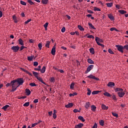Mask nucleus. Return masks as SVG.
Listing matches in <instances>:
<instances>
[{
	"mask_svg": "<svg viewBox=\"0 0 128 128\" xmlns=\"http://www.w3.org/2000/svg\"><path fill=\"white\" fill-rule=\"evenodd\" d=\"M10 84L12 86V90L11 92H14V90H16L17 88H18L17 80H12L10 82Z\"/></svg>",
	"mask_w": 128,
	"mask_h": 128,
	"instance_id": "1",
	"label": "nucleus"
},
{
	"mask_svg": "<svg viewBox=\"0 0 128 128\" xmlns=\"http://www.w3.org/2000/svg\"><path fill=\"white\" fill-rule=\"evenodd\" d=\"M115 90L116 92H118V94L119 97H124V96L126 94L125 92H123L124 90L122 89V88H116Z\"/></svg>",
	"mask_w": 128,
	"mask_h": 128,
	"instance_id": "2",
	"label": "nucleus"
},
{
	"mask_svg": "<svg viewBox=\"0 0 128 128\" xmlns=\"http://www.w3.org/2000/svg\"><path fill=\"white\" fill-rule=\"evenodd\" d=\"M24 83V78H17V84L18 87H20V86H22Z\"/></svg>",
	"mask_w": 128,
	"mask_h": 128,
	"instance_id": "3",
	"label": "nucleus"
},
{
	"mask_svg": "<svg viewBox=\"0 0 128 128\" xmlns=\"http://www.w3.org/2000/svg\"><path fill=\"white\" fill-rule=\"evenodd\" d=\"M116 48H117L118 50L121 52H124V48L122 46H120V44H116Z\"/></svg>",
	"mask_w": 128,
	"mask_h": 128,
	"instance_id": "4",
	"label": "nucleus"
},
{
	"mask_svg": "<svg viewBox=\"0 0 128 128\" xmlns=\"http://www.w3.org/2000/svg\"><path fill=\"white\" fill-rule=\"evenodd\" d=\"M20 48V47L18 46H12V50L14 52H18Z\"/></svg>",
	"mask_w": 128,
	"mask_h": 128,
	"instance_id": "5",
	"label": "nucleus"
},
{
	"mask_svg": "<svg viewBox=\"0 0 128 128\" xmlns=\"http://www.w3.org/2000/svg\"><path fill=\"white\" fill-rule=\"evenodd\" d=\"M87 78H92V80H100V78L98 77H96L95 76H94L93 74H90V76H87Z\"/></svg>",
	"mask_w": 128,
	"mask_h": 128,
	"instance_id": "6",
	"label": "nucleus"
},
{
	"mask_svg": "<svg viewBox=\"0 0 128 128\" xmlns=\"http://www.w3.org/2000/svg\"><path fill=\"white\" fill-rule=\"evenodd\" d=\"M100 38H98V36H96V43L98 45H100V46H103L104 48V44H100Z\"/></svg>",
	"mask_w": 128,
	"mask_h": 128,
	"instance_id": "7",
	"label": "nucleus"
},
{
	"mask_svg": "<svg viewBox=\"0 0 128 128\" xmlns=\"http://www.w3.org/2000/svg\"><path fill=\"white\" fill-rule=\"evenodd\" d=\"M94 66V65H90L88 66L86 70V73H88L89 72H90V70H92V69H93Z\"/></svg>",
	"mask_w": 128,
	"mask_h": 128,
	"instance_id": "8",
	"label": "nucleus"
},
{
	"mask_svg": "<svg viewBox=\"0 0 128 128\" xmlns=\"http://www.w3.org/2000/svg\"><path fill=\"white\" fill-rule=\"evenodd\" d=\"M56 46H54L51 50L52 54V56H55L56 54Z\"/></svg>",
	"mask_w": 128,
	"mask_h": 128,
	"instance_id": "9",
	"label": "nucleus"
},
{
	"mask_svg": "<svg viewBox=\"0 0 128 128\" xmlns=\"http://www.w3.org/2000/svg\"><path fill=\"white\" fill-rule=\"evenodd\" d=\"M108 87H113V86H115V83L114 82H108Z\"/></svg>",
	"mask_w": 128,
	"mask_h": 128,
	"instance_id": "10",
	"label": "nucleus"
},
{
	"mask_svg": "<svg viewBox=\"0 0 128 128\" xmlns=\"http://www.w3.org/2000/svg\"><path fill=\"white\" fill-rule=\"evenodd\" d=\"M26 94H27V96H30V94L31 93V90H29L28 88H26Z\"/></svg>",
	"mask_w": 128,
	"mask_h": 128,
	"instance_id": "11",
	"label": "nucleus"
},
{
	"mask_svg": "<svg viewBox=\"0 0 128 128\" xmlns=\"http://www.w3.org/2000/svg\"><path fill=\"white\" fill-rule=\"evenodd\" d=\"M84 124H78V125L75 126V128H81L82 127H83Z\"/></svg>",
	"mask_w": 128,
	"mask_h": 128,
	"instance_id": "12",
	"label": "nucleus"
},
{
	"mask_svg": "<svg viewBox=\"0 0 128 128\" xmlns=\"http://www.w3.org/2000/svg\"><path fill=\"white\" fill-rule=\"evenodd\" d=\"M108 16L109 18H110V20H115L112 14H108Z\"/></svg>",
	"mask_w": 128,
	"mask_h": 128,
	"instance_id": "13",
	"label": "nucleus"
},
{
	"mask_svg": "<svg viewBox=\"0 0 128 128\" xmlns=\"http://www.w3.org/2000/svg\"><path fill=\"white\" fill-rule=\"evenodd\" d=\"M88 63L90 64H94V60H92V59H91L90 58H88Z\"/></svg>",
	"mask_w": 128,
	"mask_h": 128,
	"instance_id": "14",
	"label": "nucleus"
},
{
	"mask_svg": "<svg viewBox=\"0 0 128 128\" xmlns=\"http://www.w3.org/2000/svg\"><path fill=\"white\" fill-rule=\"evenodd\" d=\"M74 106L72 102H70V104H66V108H70V107H72Z\"/></svg>",
	"mask_w": 128,
	"mask_h": 128,
	"instance_id": "15",
	"label": "nucleus"
},
{
	"mask_svg": "<svg viewBox=\"0 0 128 128\" xmlns=\"http://www.w3.org/2000/svg\"><path fill=\"white\" fill-rule=\"evenodd\" d=\"M102 110H108V107L103 104H102Z\"/></svg>",
	"mask_w": 128,
	"mask_h": 128,
	"instance_id": "16",
	"label": "nucleus"
},
{
	"mask_svg": "<svg viewBox=\"0 0 128 128\" xmlns=\"http://www.w3.org/2000/svg\"><path fill=\"white\" fill-rule=\"evenodd\" d=\"M38 80H40V82H41L42 83H43L44 84H46V82H44V80H43L42 78L41 77H38Z\"/></svg>",
	"mask_w": 128,
	"mask_h": 128,
	"instance_id": "17",
	"label": "nucleus"
},
{
	"mask_svg": "<svg viewBox=\"0 0 128 128\" xmlns=\"http://www.w3.org/2000/svg\"><path fill=\"white\" fill-rule=\"evenodd\" d=\"M51 42L50 40H47L46 44L45 46L46 48H50V44Z\"/></svg>",
	"mask_w": 128,
	"mask_h": 128,
	"instance_id": "18",
	"label": "nucleus"
},
{
	"mask_svg": "<svg viewBox=\"0 0 128 128\" xmlns=\"http://www.w3.org/2000/svg\"><path fill=\"white\" fill-rule=\"evenodd\" d=\"M91 110H92L95 112V110H96V106H95L94 104H92L91 106Z\"/></svg>",
	"mask_w": 128,
	"mask_h": 128,
	"instance_id": "19",
	"label": "nucleus"
},
{
	"mask_svg": "<svg viewBox=\"0 0 128 128\" xmlns=\"http://www.w3.org/2000/svg\"><path fill=\"white\" fill-rule=\"evenodd\" d=\"M90 102H86V104H85V108H86L87 109H88V108L90 107Z\"/></svg>",
	"mask_w": 128,
	"mask_h": 128,
	"instance_id": "20",
	"label": "nucleus"
},
{
	"mask_svg": "<svg viewBox=\"0 0 128 128\" xmlns=\"http://www.w3.org/2000/svg\"><path fill=\"white\" fill-rule=\"evenodd\" d=\"M106 5H107L108 8H112L113 6V2H106Z\"/></svg>",
	"mask_w": 128,
	"mask_h": 128,
	"instance_id": "21",
	"label": "nucleus"
},
{
	"mask_svg": "<svg viewBox=\"0 0 128 128\" xmlns=\"http://www.w3.org/2000/svg\"><path fill=\"white\" fill-rule=\"evenodd\" d=\"M78 120H80L81 121H82V122H84V121H86V120L84 118L83 116H78Z\"/></svg>",
	"mask_w": 128,
	"mask_h": 128,
	"instance_id": "22",
	"label": "nucleus"
},
{
	"mask_svg": "<svg viewBox=\"0 0 128 128\" xmlns=\"http://www.w3.org/2000/svg\"><path fill=\"white\" fill-rule=\"evenodd\" d=\"M118 12H120V14H122V15H124V14H126V12H126V10H118Z\"/></svg>",
	"mask_w": 128,
	"mask_h": 128,
	"instance_id": "23",
	"label": "nucleus"
},
{
	"mask_svg": "<svg viewBox=\"0 0 128 128\" xmlns=\"http://www.w3.org/2000/svg\"><path fill=\"white\" fill-rule=\"evenodd\" d=\"M8 107H10L9 104H6L5 106L2 107V110H6Z\"/></svg>",
	"mask_w": 128,
	"mask_h": 128,
	"instance_id": "24",
	"label": "nucleus"
},
{
	"mask_svg": "<svg viewBox=\"0 0 128 128\" xmlns=\"http://www.w3.org/2000/svg\"><path fill=\"white\" fill-rule=\"evenodd\" d=\"M104 96H106L107 97H111V94H110V93L109 92H104Z\"/></svg>",
	"mask_w": 128,
	"mask_h": 128,
	"instance_id": "25",
	"label": "nucleus"
},
{
	"mask_svg": "<svg viewBox=\"0 0 128 128\" xmlns=\"http://www.w3.org/2000/svg\"><path fill=\"white\" fill-rule=\"evenodd\" d=\"M90 52H91V54H94L95 50L94 48H90Z\"/></svg>",
	"mask_w": 128,
	"mask_h": 128,
	"instance_id": "26",
	"label": "nucleus"
},
{
	"mask_svg": "<svg viewBox=\"0 0 128 128\" xmlns=\"http://www.w3.org/2000/svg\"><path fill=\"white\" fill-rule=\"evenodd\" d=\"M12 18L14 22H18V20L16 15H13Z\"/></svg>",
	"mask_w": 128,
	"mask_h": 128,
	"instance_id": "27",
	"label": "nucleus"
},
{
	"mask_svg": "<svg viewBox=\"0 0 128 128\" xmlns=\"http://www.w3.org/2000/svg\"><path fill=\"white\" fill-rule=\"evenodd\" d=\"M88 24L89 25V26L92 28V29H96V28L92 24H91V22H88Z\"/></svg>",
	"mask_w": 128,
	"mask_h": 128,
	"instance_id": "28",
	"label": "nucleus"
},
{
	"mask_svg": "<svg viewBox=\"0 0 128 128\" xmlns=\"http://www.w3.org/2000/svg\"><path fill=\"white\" fill-rule=\"evenodd\" d=\"M46 67H45V66H44V67H42V69L41 70L40 72L41 73H44L46 72Z\"/></svg>",
	"mask_w": 128,
	"mask_h": 128,
	"instance_id": "29",
	"label": "nucleus"
},
{
	"mask_svg": "<svg viewBox=\"0 0 128 128\" xmlns=\"http://www.w3.org/2000/svg\"><path fill=\"white\" fill-rule=\"evenodd\" d=\"M48 2V0H42V3L44 4V5H46Z\"/></svg>",
	"mask_w": 128,
	"mask_h": 128,
	"instance_id": "30",
	"label": "nucleus"
},
{
	"mask_svg": "<svg viewBox=\"0 0 128 128\" xmlns=\"http://www.w3.org/2000/svg\"><path fill=\"white\" fill-rule=\"evenodd\" d=\"M18 42L20 45H24V44L22 39L21 38L18 39Z\"/></svg>",
	"mask_w": 128,
	"mask_h": 128,
	"instance_id": "31",
	"label": "nucleus"
},
{
	"mask_svg": "<svg viewBox=\"0 0 128 128\" xmlns=\"http://www.w3.org/2000/svg\"><path fill=\"white\" fill-rule=\"evenodd\" d=\"M33 74H34V76H36V78H37V79L38 80V72H33Z\"/></svg>",
	"mask_w": 128,
	"mask_h": 128,
	"instance_id": "32",
	"label": "nucleus"
},
{
	"mask_svg": "<svg viewBox=\"0 0 128 128\" xmlns=\"http://www.w3.org/2000/svg\"><path fill=\"white\" fill-rule=\"evenodd\" d=\"M33 58H34V56H28V60H32Z\"/></svg>",
	"mask_w": 128,
	"mask_h": 128,
	"instance_id": "33",
	"label": "nucleus"
},
{
	"mask_svg": "<svg viewBox=\"0 0 128 128\" xmlns=\"http://www.w3.org/2000/svg\"><path fill=\"white\" fill-rule=\"evenodd\" d=\"M87 90H88L87 94L88 96H90L92 93V90H90V88H88Z\"/></svg>",
	"mask_w": 128,
	"mask_h": 128,
	"instance_id": "34",
	"label": "nucleus"
},
{
	"mask_svg": "<svg viewBox=\"0 0 128 128\" xmlns=\"http://www.w3.org/2000/svg\"><path fill=\"white\" fill-rule=\"evenodd\" d=\"M78 94V93L76 92H74V93H70V97H72L74 96H76Z\"/></svg>",
	"mask_w": 128,
	"mask_h": 128,
	"instance_id": "35",
	"label": "nucleus"
},
{
	"mask_svg": "<svg viewBox=\"0 0 128 128\" xmlns=\"http://www.w3.org/2000/svg\"><path fill=\"white\" fill-rule=\"evenodd\" d=\"M78 28L80 30H82V32L84 30V28H83L82 25H78Z\"/></svg>",
	"mask_w": 128,
	"mask_h": 128,
	"instance_id": "36",
	"label": "nucleus"
},
{
	"mask_svg": "<svg viewBox=\"0 0 128 128\" xmlns=\"http://www.w3.org/2000/svg\"><path fill=\"white\" fill-rule=\"evenodd\" d=\"M110 30L111 32H114V30H115V32H118L116 28H110Z\"/></svg>",
	"mask_w": 128,
	"mask_h": 128,
	"instance_id": "37",
	"label": "nucleus"
},
{
	"mask_svg": "<svg viewBox=\"0 0 128 128\" xmlns=\"http://www.w3.org/2000/svg\"><path fill=\"white\" fill-rule=\"evenodd\" d=\"M74 87V82H72V83H71V84H70V88H71V90H73V88Z\"/></svg>",
	"mask_w": 128,
	"mask_h": 128,
	"instance_id": "38",
	"label": "nucleus"
},
{
	"mask_svg": "<svg viewBox=\"0 0 128 128\" xmlns=\"http://www.w3.org/2000/svg\"><path fill=\"white\" fill-rule=\"evenodd\" d=\"M99 123H100V124L101 126H104V120H100V121Z\"/></svg>",
	"mask_w": 128,
	"mask_h": 128,
	"instance_id": "39",
	"label": "nucleus"
},
{
	"mask_svg": "<svg viewBox=\"0 0 128 128\" xmlns=\"http://www.w3.org/2000/svg\"><path fill=\"white\" fill-rule=\"evenodd\" d=\"M48 22H46V24H44V26L45 28V30H48Z\"/></svg>",
	"mask_w": 128,
	"mask_h": 128,
	"instance_id": "40",
	"label": "nucleus"
},
{
	"mask_svg": "<svg viewBox=\"0 0 128 128\" xmlns=\"http://www.w3.org/2000/svg\"><path fill=\"white\" fill-rule=\"evenodd\" d=\"M100 90H93L92 92V94H98L99 93Z\"/></svg>",
	"mask_w": 128,
	"mask_h": 128,
	"instance_id": "41",
	"label": "nucleus"
},
{
	"mask_svg": "<svg viewBox=\"0 0 128 128\" xmlns=\"http://www.w3.org/2000/svg\"><path fill=\"white\" fill-rule=\"evenodd\" d=\"M28 2L30 4V5H34V4L32 0H28Z\"/></svg>",
	"mask_w": 128,
	"mask_h": 128,
	"instance_id": "42",
	"label": "nucleus"
},
{
	"mask_svg": "<svg viewBox=\"0 0 128 128\" xmlns=\"http://www.w3.org/2000/svg\"><path fill=\"white\" fill-rule=\"evenodd\" d=\"M112 114L115 117H118V114L116 112H112Z\"/></svg>",
	"mask_w": 128,
	"mask_h": 128,
	"instance_id": "43",
	"label": "nucleus"
},
{
	"mask_svg": "<svg viewBox=\"0 0 128 128\" xmlns=\"http://www.w3.org/2000/svg\"><path fill=\"white\" fill-rule=\"evenodd\" d=\"M94 11H100V8H96V6H94Z\"/></svg>",
	"mask_w": 128,
	"mask_h": 128,
	"instance_id": "44",
	"label": "nucleus"
},
{
	"mask_svg": "<svg viewBox=\"0 0 128 128\" xmlns=\"http://www.w3.org/2000/svg\"><path fill=\"white\" fill-rule=\"evenodd\" d=\"M38 46L40 50H42V43H39V44H38Z\"/></svg>",
	"mask_w": 128,
	"mask_h": 128,
	"instance_id": "45",
	"label": "nucleus"
},
{
	"mask_svg": "<svg viewBox=\"0 0 128 128\" xmlns=\"http://www.w3.org/2000/svg\"><path fill=\"white\" fill-rule=\"evenodd\" d=\"M20 4H22V5H26V2L25 1H23L22 0H20Z\"/></svg>",
	"mask_w": 128,
	"mask_h": 128,
	"instance_id": "46",
	"label": "nucleus"
},
{
	"mask_svg": "<svg viewBox=\"0 0 128 128\" xmlns=\"http://www.w3.org/2000/svg\"><path fill=\"white\" fill-rule=\"evenodd\" d=\"M108 52L110 53V54H114V52H113V50H112V49L109 48L108 49Z\"/></svg>",
	"mask_w": 128,
	"mask_h": 128,
	"instance_id": "47",
	"label": "nucleus"
},
{
	"mask_svg": "<svg viewBox=\"0 0 128 128\" xmlns=\"http://www.w3.org/2000/svg\"><path fill=\"white\" fill-rule=\"evenodd\" d=\"M87 38H92V39H94V35H88Z\"/></svg>",
	"mask_w": 128,
	"mask_h": 128,
	"instance_id": "48",
	"label": "nucleus"
},
{
	"mask_svg": "<svg viewBox=\"0 0 128 128\" xmlns=\"http://www.w3.org/2000/svg\"><path fill=\"white\" fill-rule=\"evenodd\" d=\"M24 106L28 107L30 106V102H26L25 104H24Z\"/></svg>",
	"mask_w": 128,
	"mask_h": 128,
	"instance_id": "49",
	"label": "nucleus"
},
{
	"mask_svg": "<svg viewBox=\"0 0 128 128\" xmlns=\"http://www.w3.org/2000/svg\"><path fill=\"white\" fill-rule=\"evenodd\" d=\"M112 98H113V100H118V98H116V94H112Z\"/></svg>",
	"mask_w": 128,
	"mask_h": 128,
	"instance_id": "50",
	"label": "nucleus"
},
{
	"mask_svg": "<svg viewBox=\"0 0 128 128\" xmlns=\"http://www.w3.org/2000/svg\"><path fill=\"white\" fill-rule=\"evenodd\" d=\"M30 86H32V87H35V86H36V84L34 82H32L30 84Z\"/></svg>",
	"mask_w": 128,
	"mask_h": 128,
	"instance_id": "51",
	"label": "nucleus"
},
{
	"mask_svg": "<svg viewBox=\"0 0 128 128\" xmlns=\"http://www.w3.org/2000/svg\"><path fill=\"white\" fill-rule=\"evenodd\" d=\"M52 116H53L54 118H56L57 114H55L54 110V113L52 114Z\"/></svg>",
	"mask_w": 128,
	"mask_h": 128,
	"instance_id": "52",
	"label": "nucleus"
},
{
	"mask_svg": "<svg viewBox=\"0 0 128 128\" xmlns=\"http://www.w3.org/2000/svg\"><path fill=\"white\" fill-rule=\"evenodd\" d=\"M50 82H55L54 77H52L50 79Z\"/></svg>",
	"mask_w": 128,
	"mask_h": 128,
	"instance_id": "53",
	"label": "nucleus"
},
{
	"mask_svg": "<svg viewBox=\"0 0 128 128\" xmlns=\"http://www.w3.org/2000/svg\"><path fill=\"white\" fill-rule=\"evenodd\" d=\"M38 62H34V66H38Z\"/></svg>",
	"mask_w": 128,
	"mask_h": 128,
	"instance_id": "54",
	"label": "nucleus"
},
{
	"mask_svg": "<svg viewBox=\"0 0 128 128\" xmlns=\"http://www.w3.org/2000/svg\"><path fill=\"white\" fill-rule=\"evenodd\" d=\"M74 112H80V110H78L76 108H74Z\"/></svg>",
	"mask_w": 128,
	"mask_h": 128,
	"instance_id": "55",
	"label": "nucleus"
},
{
	"mask_svg": "<svg viewBox=\"0 0 128 128\" xmlns=\"http://www.w3.org/2000/svg\"><path fill=\"white\" fill-rule=\"evenodd\" d=\"M32 19H28V20H26V22H25V24H28V22H31Z\"/></svg>",
	"mask_w": 128,
	"mask_h": 128,
	"instance_id": "56",
	"label": "nucleus"
},
{
	"mask_svg": "<svg viewBox=\"0 0 128 128\" xmlns=\"http://www.w3.org/2000/svg\"><path fill=\"white\" fill-rule=\"evenodd\" d=\"M92 128H98V124L95 123L92 126Z\"/></svg>",
	"mask_w": 128,
	"mask_h": 128,
	"instance_id": "57",
	"label": "nucleus"
},
{
	"mask_svg": "<svg viewBox=\"0 0 128 128\" xmlns=\"http://www.w3.org/2000/svg\"><path fill=\"white\" fill-rule=\"evenodd\" d=\"M124 48L126 49V50H128V44H126V46H124Z\"/></svg>",
	"mask_w": 128,
	"mask_h": 128,
	"instance_id": "58",
	"label": "nucleus"
},
{
	"mask_svg": "<svg viewBox=\"0 0 128 128\" xmlns=\"http://www.w3.org/2000/svg\"><path fill=\"white\" fill-rule=\"evenodd\" d=\"M62 32H66V28L64 26H63L62 29Z\"/></svg>",
	"mask_w": 128,
	"mask_h": 128,
	"instance_id": "59",
	"label": "nucleus"
},
{
	"mask_svg": "<svg viewBox=\"0 0 128 128\" xmlns=\"http://www.w3.org/2000/svg\"><path fill=\"white\" fill-rule=\"evenodd\" d=\"M116 8L118 9V12H119V10H120V5H116Z\"/></svg>",
	"mask_w": 128,
	"mask_h": 128,
	"instance_id": "60",
	"label": "nucleus"
},
{
	"mask_svg": "<svg viewBox=\"0 0 128 128\" xmlns=\"http://www.w3.org/2000/svg\"><path fill=\"white\" fill-rule=\"evenodd\" d=\"M22 70H23L24 72H26V73L28 72V70H24V68H20Z\"/></svg>",
	"mask_w": 128,
	"mask_h": 128,
	"instance_id": "61",
	"label": "nucleus"
},
{
	"mask_svg": "<svg viewBox=\"0 0 128 128\" xmlns=\"http://www.w3.org/2000/svg\"><path fill=\"white\" fill-rule=\"evenodd\" d=\"M34 39H29L30 42H34Z\"/></svg>",
	"mask_w": 128,
	"mask_h": 128,
	"instance_id": "62",
	"label": "nucleus"
},
{
	"mask_svg": "<svg viewBox=\"0 0 128 128\" xmlns=\"http://www.w3.org/2000/svg\"><path fill=\"white\" fill-rule=\"evenodd\" d=\"M38 99L34 100V103H38Z\"/></svg>",
	"mask_w": 128,
	"mask_h": 128,
	"instance_id": "63",
	"label": "nucleus"
},
{
	"mask_svg": "<svg viewBox=\"0 0 128 128\" xmlns=\"http://www.w3.org/2000/svg\"><path fill=\"white\" fill-rule=\"evenodd\" d=\"M58 72H60V73L64 72V70H58Z\"/></svg>",
	"mask_w": 128,
	"mask_h": 128,
	"instance_id": "64",
	"label": "nucleus"
}]
</instances>
